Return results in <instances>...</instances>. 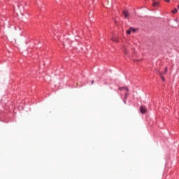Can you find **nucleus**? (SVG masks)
I'll use <instances>...</instances> for the list:
<instances>
[{
    "label": "nucleus",
    "instance_id": "obj_1",
    "mask_svg": "<svg viewBox=\"0 0 179 179\" xmlns=\"http://www.w3.org/2000/svg\"><path fill=\"white\" fill-rule=\"evenodd\" d=\"M122 13L125 19H128V17H129V13H128V10H123Z\"/></svg>",
    "mask_w": 179,
    "mask_h": 179
},
{
    "label": "nucleus",
    "instance_id": "obj_2",
    "mask_svg": "<svg viewBox=\"0 0 179 179\" xmlns=\"http://www.w3.org/2000/svg\"><path fill=\"white\" fill-rule=\"evenodd\" d=\"M140 111L142 114H145V113H146V107L145 106H141L140 108Z\"/></svg>",
    "mask_w": 179,
    "mask_h": 179
},
{
    "label": "nucleus",
    "instance_id": "obj_3",
    "mask_svg": "<svg viewBox=\"0 0 179 179\" xmlns=\"http://www.w3.org/2000/svg\"><path fill=\"white\" fill-rule=\"evenodd\" d=\"M131 33H135V29L130 28L128 31H127V34H131Z\"/></svg>",
    "mask_w": 179,
    "mask_h": 179
},
{
    "label": "nucleus",
    "instance_id": "obj_4",
    "mask_svg": "<svg viewBox=\"0 0 179 179\" xmlns=\"http://www.w3.org/2000/svg\"><path fill=\"white\" fill-rule=\"evenodd\" d=\"M122 51L124 54L127 55L128 54V50H127V48L123 47L122 48Z\"/></svg>",
    "mask_w": 179,
    "mask_h": 179
},
{
    "label": "nucleus",
    "instance_id": "obj_5",
    "mask_svg": "<svg viewBox=\"0 0 179 179\" xmlns=\"http://www.w3.org/2000/svg\"><path fill=\"white\" fill-rule=\"evenodd\" d=\"M119 90H127V92H128V89H127V87H120Z\"/></svg>",
    "mask_w": 179,
    "mask_h": 179
},
{
    "label": "nucleus",
    "instance_id": "obj_6",
    "mask_svg": "<svg viewBox=\"0 0 179 179\" xmlns=\"http://www.w3.org/2000/svg\"><path fill=\"white\" fill-rule=\"evenodd\" d=\"M178 10L177 8H174L173 10H172V13H177Z\"/></svg>",
    "mask_w": 179,
    "mask_h": 179
},
{
    "label": "nucleus",
    "instance_id": "obj_7",
    "mask_svg": "<svg viewBox=\"0 0 179 179\" xmlns=\"http://www.w3.org/2000/svg\"><path fill=\"white\" fill-rule=\"evenodd\" d=\"M164 73H167V67H165L164 71L162 75H164Z\"/></svg>",
    "mask_w": 179,
    "mask_h": 179
},
{
    "label": "nucleus",
    "instance_id": "obj_8",
    "mask_svg": "<svg viewBox=\"0 0 179 179\" xmlns=\"http://www.w3.org/2000/svg\"><path fill=\"white\" fill-rule=\"evenodd\" d=\"M112 41H115L116 43H118V40L117 38H112Z\"/></svg>",
    "mask_w": 179,
    "mask_h": 179
},
{
    "label": "nucleus",
    "instance_id": "obj_9",
    "mask_svg": "<svg viewBox=\"0 0 179 179\" xmlns=\"http://www.w3.org/2000/svg\"><path fill=\"white\" fill-rule=\"evenodd\" d=\"M160 75H161V76H162V75H163V73H161ZM161 78H162V80H164V77L161 76Z\"/></svg>",
    "mask_w": 179,
    "mask_h": 179
},
{
    "label": "nucleus",
    "instance_id": "obj_10",
    "mask_svg": "<svg viewBox=\"0 0 179 179\" xmlns=\"http://www.w3.org/2000/svg\"><path fill=\"white\" fill-rule=\"evenodd\" d=\"M165 2H170V0H164Z\"/></svg>",
    "mask_w": 179,
    "mask_h": 179
},
{
    "label": "nucleus",
    "instance_id": "obj_11",
    "mask_svg": "<svg viewBox=\"0 0 179 179\" xmlns=\"http://www.w3.org/2000/svg\"><path fill=\"white\" fill-rule=\"evenodd\" d=\"M155 5H157V3H154L153 6H155Z\"/></svg>",
    "mask_w": 179,
    "mask_h": 179
},
{
    "label": "nucleus",
    "instance_id": "obj_12",
    "mask_svg": "<svg viewBox=\"0 0 179 179\" xmlns=\"http://www.w3.org/2000/svg\"><path fill=\"white\" fill-rule=\"evenodd\" d=\"M93 83H94V80H92V85H93Z\"/></svg>",
    "mask_w": 179,
    "mask_h": 179
},
{
    "label": "nucleus",
    "instance_id": "obj_13",
    "mask_svg": "<svg viewBox=\"0 0 179 179\" xmlns=\"http://www.w3.org/2000/svg\"><path fill=\"white\" fill-rule=\"evenodd\" d=\"M125 96H128V94H125Z\"/></svg>",
    "mask_w": 179,
    "mask_h": 179
},
{
    "label": "nucleus",
    "instance_id": "obj_14",
    "mask_svg": "<svg viewBox=\"0 0 179 179\" xmlns=\"http://www.w3.org/2000/svg\"><path fill=\"white\" fill-rule=\"evenodd\" d=\"M178 9H179V6H178Z\"/></svg>",
    "mask_w": 179,
    "mask_h": 179
}]
</instances>
